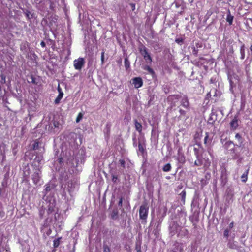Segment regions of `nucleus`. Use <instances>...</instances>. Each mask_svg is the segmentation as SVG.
Wrapping results in <instances>:
<instances>
[{
    "label": "nucleus",
    "mask_w": 252,
    "mask_h": 252,
    "mask_svg": "<svg viewBox=\"0 0 252 252\" xmlns=\"http://www.w3.org/2000/svg\"><path fill=\"white\" fill-rule=\"evenodd\" d=\"M31 79H32L31 82L32 83L35 84V79L33 76L31 77Z\"/></svg>",
    "instance_id": "52"
},
{
    "label": "nucleus",
    "mask_w": 252,
    "mask_h": 252,
    "mask_svg": "<svg viewBox=\"0 0 252 252\" xmlns=\"http://www.w3.org/2000/svg\"><path fill=\"white\" fill-rule=\"evenodd\" d=\"M217 120V115L215 113L212 112L208 119V122L209 124H213L215 121Z\"/></svg>",
    "instance_id": "17"
},
{
    "label": "nucleus",
    "mask_w": 252,
    "mask_h": 252,
    "mask_svg": "<svg viewBox=\"0 0 252 252\" xmlns=\"http://www.w3.org/2000/svg\"><path fill=\"white\" fill-rule=\"evenodd\" d=\"M58 91L59 92V93H60V92H63L62 91V89L60 88V87L59 86L58 88Z\"/></svg>",
    "instance_id": "56"
},
{
    "label": "nucleus",
    "mask_w": 252,
    "mask_h": 252,
    "mask_svg": "<svg viewBox=\"0 0 252 252\" xmlns=\"http://www.w3.org/2000/svg\"><path fill=\"white\" fill-rule=\"evenodd\" d=\"M180 226L178 225V224L174 221H172L169 227V233L171 236H174L176 233H177L179 229Z\"/></svg>",
    "instance_id": "4"
},
{
    "label": "nucleus",
    "mask_w": 252,
    "mask_h": 252,
    "mask_svg": "<svg viewBox=\"0 0 252 252\" xmlns=\"http://www.w3.org/2000/svg\"><path fill=\"white\" fill-rule=\"evenodd\" d=\"M186 191L185 190H183L180 194V195L181 197L182 201L185 202V198H186Z\"/></svg>",
    "instance_id": "32"
},
{
    "label": "nucleus",
    "mask_w": 252,
    "mask_h": 252,
    "mask_svg": "<svg viewBox=\"0 0 252 252\" xmlns=\"http://www.w3.org/2000/svg\"><path fill=\"white\" fill-rule=\"evenodd\" d=\"M23 11L28 20H31L34 17L35 14L34 13H32L29 10L27 9H23Z\"/></svg>",
    "instance_id": "13"
},
{
    "label": "nucleus",
    "mask_w": 252,
    "mask_h": 252,
    "mask_svg": "<svg viewBox=\"0 0 252 252\" xmlns=\"http://www.w3.org/2000/svg\"><path fill=\"white\" fill-rule=\"evenodd\" d=\"M63 92H60V93H59L58 96L55 99V101H54V102L56 104H58L60 102V100L63 98Z\"/></svg>",
    "instance_id": "24"
},
{
    "label": "nucleus",
    "mask_w": 252,
    "mask_h": 252,
    "mask_svg": "<svg viewBox=\"0 0 252 252\" xmlns=\"http://www.w3.org/2000/svg\"><path fill=\"white\" fill-rule=\"evenodd\" d=\"M142 68L144 70L147 71L149 74H150L152 75L155 74V72H154V71L153 70V69L147 65H143L142 66Z\"/></svg>",
    "instance_id": "19"
},
{
    "label": "nucleus",
    "mask_w": 252,
    "mask_h": 252,
    "mask_svg": "<svg viewBox=\"0 0 252 252\" xmlns=\"http://www.w3.org/2000/svg\"><path fill=\"white\" fill-rule=\"evenodd\" d=\"M41 158L40 157H36L35 158V160L37 161L38 162H39L40 160H41Z\"/></svg>",
    "instance_id": "50"
},
{
    "label": "nucleus",
    "mask_w": 252,
    "mask_h": 252,
    "mask_svg": "<svg viewBox=\"0 0 252 252\" xmlns=\"http://www.w3.org/2000/svg\"><path fill=\"white\" fill-rule=\"evenodd\" d=\"M181 105L186 109H189V102L188 97L184 95L181 96Z\"/></svg>",
    "instance_id": "8"
},
{
    "label": "nucleus",
    "mask_w": 252,
    "mask_h": 252,
    "mask_svg": "<svg viewBox=\"0 0 252 252\" xmlns=\"http://www.w3.org/2000/svg\"><path fill=\"white\" fill-rule=\"evenodd\" d=\"M54 126H55V127H58V123H56L54 122Z\"/></svg>",
    "instance_id": "55"
},
{
    "label": "nucleus",
    "mask_w": 252,
    "mask_h": 252,
    "mask_svg": "<svg viewBox=\"0 0 252 252\" xmlns=\"http://www.w3.org/2000/svg\"><path fill=\"white\" fill-rule=\"evenodd\" d=\"M135 127L136 130L139 133L142 132V125L139 123L137 120H134Z\"/></svg>",
    "instance_id": "16"
},
{
    "label": "nucleus",
    "mask_w": 252,
    "mask_h": 252,
    "mask_svg": "<svg viewBox=\"0 0 252 252\" xmlns=\"http://www.w3.org/2000/svg\"><path fill=\"white\" fill-rule=\"evenodd\" d=\"M207 152L210 156H212L213 150L210 147L207 148Z\"/></svg>",
    "instance_id": "47"
},
{
    "label": "nucleus",
    "mask_w": 252,
    "mask_h": 252,
    "mask_svg": "<svg viewBox=\"0 0 252 252\" xmlns=\"http://www.w3.org/2000/svg\"><path fill=\"white\" fill-rule=\"evenodd\" d=\"M233 226H234V223H233V222H232L229 224V228H232L233 227Z\"/></svg>",
    "instance_id": "53"
},
{
    "label": "nucleus",
    "mask_w": 252,
    "mask_h": 252,
    "mask_svg": "<svg viewBox=\"0 0 252 252\" xmlns=\"http://www.w3.org/2000/svg\"><path fill=\"white\" fill-rule=\"evenodd\" d=\"M41 144L38 141H35L32 144V147L34 150H37L41 148Z\"/></svg>",
    "instance_id": "26"
},
{
    "label": "nucleus",
    "mask_w": 252,
    "mask_h": 252,
    "mask_svg": "<svg viewBox=\"0 0 252 252\" xmlns=\"http://www.w3.org/2000/svg\"><path fill=\"white\" fill-rule=\"evenodd\" d=\"M118 212L117 210H113L111 215V218L114 220L117 219L118 218Z\"/></svg>",
    "instance_id": "28"
},
{
    "label": "nucleus",
    "mask_w": 252,
    "mask_h": 252,
    "mask_svg": "<svg viewBox=\"0 0 252 252\" xmlns=\"http://www.w3.org/2000/svg\"><path fill=\"white\" fill-rule=\"evenodd\" d=\"M210 82H211V83H213V79H211V80H210Z\"/></svg>",
    "instance_id": "61"
},
{
    "label": "nucleus",
    "mask_w": 252,
    "mask_h": 252,
    "mask_svg": "<svg viewBox=\"0 0 252 252\" xmlns=\"http://www.w3.org/2000/svg\"><path fill=\"white\" fill-rule=\"evenodd\" d=\"M55 202L54 200L52 202H50L48 205V208L47 210V213L50 214L53 213L55 211Z\"/></svg>",
    "instance_id": "11"
},
{
    "label": "nucleus",
    "mask_w": 252,
    "mask_h": 252,
    "mask_svg": "<svg viewBox=\"0 0 252 252\" xmlns=\"http://www.w3.org/2000/svg\"><path fill=\"white\" fill-rule=\"evenodd\" d=\"M191 49L192 50V53L195 56H197V54L198 52V50L195 46H192L191 47Z\"/></svg>",
    "instance_id": "30"
},
{
    "label": "nucleus",
    "mask_w": 252,
    "mask_h": 252,
    "mask_svg": "<svg viewBox=\"0 0 252 252\" xmlns=\"http://www.w3.org/2000/svg\"><path fill=\"white\" fill-rule=\"evenodd\" d=\"M85 63L84 59L80 57L73 62V65L75 69L80 70Z\"/></svg>",
    "instance_id": "5"
},
{
    "label": "nucleus",
    "mask_w": 252,
    "mask_h": 252,
    "mask_svg": "<svg viewBox=\"0 0 252 252\" xmlns=\"http://www.w3.org/2000/svg\"><path fill=\"white\" fill-rule=\"evenodd\" d=\"M235 138L238 140L239 144L238 145L239 147H241L242 146V144L243 142V138L241 135L239 133H237L235 136Z\"/></svg>",
    "instance_id": "22"
},
{
    "label": "nucleus",
    "mask_w": 252,
    "mask_h": 252,
    "mask_svg": "<svg viewBox=\"0 0 252 252\" xmlns=\"http://www.w3.org/2000/svg\"><path fill=\"white\" fill-rule=\"evenodd\" d=\"M194 151L195 154L197 158H199L198 150L196 148H194Z\"/></svg>",
    "instance_id": "46"
},
{
    "label": "nucleus",
    "mask_w": 252,
    "mask_h": 252,
    "mask_svg": "<svg viewBox=\"0 0 252 252\" xmlns=\"http://www.w3.org/2000/svg\"><path fill=\"white\" fill-rule=\"evenodd\" d=\"M228 79L229 80L230 86V89L231 90L233 86V82L232 81V78L230 74H228Z\"/></svg>",
    "instance_id": "31"
},
{
    "label": "nucleus",
    "mask_w": 252,
    "mask_h": 252,
    "mask_svg": "<svg viewBox=\"0 0 252 252\" xmlns=\"http://www.w3.org/2000/svg\"><path fill=\"white\" fill-rule=\"evenodd\" d=\"M44 210H43V209H40L39 210V216L40 217L42 218H43V216L44 215Z\"/></svg>",
    "instance_id": "45"
},
{
    "label": "nucleus",
    "mask_w": 252,
    "mask_h": 252,
    "mask_svg": "<svg viewBox=\"0 0 252 252\" xmlns=\"http://www.w3.org/2000/svg\"><path fill=\"white\" fill-rule=\"evenodd\" d=\"M184 39L182 38H177L175 39V42L179 45H182L183 43Z\"/></svg>",
    "instance_id": "35"
},
{
    "label": "nucleus",
    "mask_w": 252,
    "mask_h": 252,
    "mask_svg": "<svg viewBox=\"0 0 252 252\" xmlns=\"http://www.w3.org/2000/svg\"><path fill=\"white\" fill-rule=\"evenodd\" d=\"M211 139H209V133L206 132L204 139V144L207 146L208 144L211 143Z\"/></svg>",
    "instance_id": "25"
},
{
    "label": "nucleus",
    "mask_w": 252,
    "mask_h": 252,
    "mask_svg": "<svg viewBox=\"0 0 252 252\" xmlns=\"http://www.w3.org/2000/svg\"><path fill=\"white\" fill-rule=\"evenodd\" d=\"M235 146L238 147V144H234L232 141H227L223 147L224 149L228 150V151H231L233 153H235Z\"/></svg>",
    "instance_id": "6"
},
{
    "label": "nucleus",
    "mask_w": 252,
    "mask_h": 252,
    "mask_svg": "<svg viewBox=\"0 0 252 252\" xmlns=\"http://www.w3.org/2000/svg\"><path fill=\"white\" fill-rule=\"evenodd\" d=\"M4 216V212L1 209V206H0V217H3Z\"/></svg>",
    "instance_id": "49"
},
{
    "label": "nucleus",
    "mask_w": 252,
    "mask_h": 252,
    "mask_svg": "<svg viewBox=\"0 0 252 252\" xmlns=\"http://www.w3.org/2000/svg\"><path fill=\"white\" fill-rule=\"evenodd\" d=\"M239 126L237 117L235 116L230 122L231 128L234 130L236 129Z\"/></svg>",
    "instance_id": "10"
},
{
    "label": "nucleus",
    "mask_w": 252,
    "mask_h": 252,
    "mask_svg": "<svg viewBox=\"0 0 252 252\" xmlns=\"http://www.w3.org/2000/svg\"><path fill=\"white\" fill-rule=\"evenodd\" d=\"M104 54L105 51L103 50L101 54V62L102 64L104 63Z\"/></svg>",
    "instance_id": "39"
},
{
    "label": "nucleus",
    "mask_w": 252,
    "mask_h": 252,
    "mask_svg": "<svg viewBox=\"0 0 252 252\" xmlns=\"http://www.w3.org/2000/svg\"><path fill=\"white\" fill-rule=\"evenodd\" d=\"M40 170L38 169H35L33 174L32 176V180H33L34 184H37L39 183L40 178Z\"/></svg>",
    "instance_id": "7"
},
{
    "label": "nucleus",
    "mask_w": 252,
    "mask_h": 252,
    "mask_svg": "<svg viewBox=\"0 0 252 252\" xmlns=\"http://www.w3.org/2000/svg\"><path fill=\"white\" fill-rule=\"evenodd\" d=\"M132 84L135 88H139L143 85L142 79L140 77H135L132 79Z\"/></svg>",
    "instance_id": "9"
},
{
    "label": "nucleus",
    "mask_w": 252,
    "mask_h": 252,
    "mask_svg": "<svg viewBox=\"0 0 252 252\" xmlns=\"http://www.w3.org/2000/svg\"><path fill=\"white\" fill-rule=\"evenodd\" d=\"M193 0H189V1L190 3H192V2H193Z\"/></svg>",
    "instance_id": "58"
},
{
    "label": "nucleus",
    "mask_w": 252,
    "mask_h": 252,
    "mask_svg": "<svg viewBox=\"0 0 252 252\" xmlns=\"http://www.w3.org/2000/svg\"><path fill=\"white\" fill-rule=\"evenodd\" d=\"M239 42L241 43V46L240 47V54H241V59L243 60L245 58V45L241 41H239Z\"/></svg>",
    "instance_id": "15"
},
{
    "label": "nucleus",
    "mask_w": 252,
    "mask_h": 252,
    "mask_svg": "<svg viewBox=\"0 0 252 252\" xmlns=\"http://www.w3.org/2000/svg\"><path fill=\"white\" fill-rule=\"evenodd\" d=\"M178 156L177 158L178 161L181 164H183L185 162L186 159L185 157L183 154L180 152V150H178Z\"/></svg>",
    "instance_id": "14"
},
{
    "label": "nucleus",
    "mask_w": 252,
    "mask_h": 252,
    "mask_svg": "<svg viewBox=\"0 0 252 252\" xmlns=\"http://www.w3.org/2000/svg\"><path fill=\"white\" fill-rule=\"evenodd\" d=\"M132 8H133V10H134L135 9V5L134 4H132Z\"/></svg>",
    "instance_id": "59"
},
{
    "label": "nucleus",
    "mask_w": 252,
    "mask_h": 252,
    "mask_svg": "<svg viewBox=\"0 0 252 252\" xmlns=\"http://www.w3.org/2000/svg\"><path fill=\"white\" fill-rule=\"evenodd\" d=\"M138 140V150L141 153H143L145 151V146L144 144L142 143L140 139H139Z\"/></svg>",
    "instance_id": "20"
},
{
    "label": "nucleus",
    "mask_w": 252,
    "mask_h": 252,
    "mask_svg": "<svg viewBox=\"0 0 252 252\" xmlns=\"http://www.w3.org/2000/svg\"><path fill=\"white\" fill-rule=\"evenodd\" d=\"M1 81H0V83L1 84H4L6 82V81H5V79H6V77L5 75H1Z\"/></svg>",
    "instance_id": "41"
},
{
    "label": "nucleus",
    "mask_w": 252,
    "mask_h": 252,
    "mask_svg": "<svg viewBox=\"0 0 252 252\" xmlns=\"http://www.w3.org/2000/svg\"><path fill=\"white\" fill-rule=\"evenodd\" d=\"M76 184H77V183H76V182L75 181H69L68 182V184H67L68 187L69 188H70V189H69V191H72V188H75V185Z\"/></svg>",
    "instance_id": "23"
},
{
    "label": "nucleus",
    "mask_w": 252,
    "mask_h": 252,
    "mask_svg": "<svg viewBox=\"0 0 252 252\" xmlns=\"http://www.w3.org/2000/svg\"><path fill=\"white\" fill-rule=\"evenodd\" d=\"M233 18H234L233 16L231 15L230 11L229 10H228V14H227V17H226V21L227 22H228V23L230 25L232 24Z\"/></svg>",
    "instance_id": "18"
},
{
    "label": "nucleus",
    "mask_w": 252,
    "mask_h": 252,
    "mask_svg": "<svg viewBox=\"0 0 252 252\" xmlns=\"http://www.w3.org/2000/svg\"><path fill=\"white\" fill-rule=\"evenodd\" d=\"M198 158V161H195L194 162V164L196 166H200L202 164H204L205 166H209L210 165V161L208 159L205 160V162H203L202 160H201L199 158Z\"/></svg>",
    "instance_id": "12"
},
{
    "label": "nucleus",
    "mask_w": 252,
    "mask_h": 252,
    "mask_svg": "<svg viewBox=\"0 0 252 252\" xmlns=\"http://www.w3.org/2000/svg\"><path fill=\"white\" fill-rule=\"evenodd\" d=\"M112 181L114 183H116L117 181H119V180L118 179V176H117L114 174H112Z\"/></svg>",
    "instance_id": "33"
},
{
    "label": "nucleus",
    "mask_w": 252,
    "mask_h": 252,
    "mask_svg": "<svg viewBox=\"0 0 252 252\" xmlns=\"http://www.w3.org/2000/svg\"><path fill=\"white\" fill-rule=\"evenodd\" d=\"M83 118V114L81 113H79L76 118V122L79 123L80 121Z\"/></svg>",
    "instance_id": "37"
},
{
    "label": "nucleus",
    "mask_w": 252,
    "mask_h": 252,
    "mask_svg": "<svg viewBox=\"0 0 252 252\" xmlns=\"http://www.w3.org/2000/svg\"><path fill=\"white\" fill-rule=\"evenodd\" d=\"M61 238H58L54 240V247H57L60 245Z\"/></svg>",
    "instance_id": "34"
},
{
    "label": "nucleus",
    "mask_w": 252,
    "mask_h": 252,
    "mask_svg": "<svg viewBox=\"0 0 252 252\" xmlns=\"http://www.w3.org/2000/svg\"><path fill=\"white\" fill-rule=\"evenodd\" d=\"M229 231L228 229H225L224 231V236L226 237V238H228V236H229Z\"/></svg>",
    "instance_id": "42"
},
{
    "label": "nucleus",
    "mask_w": 252,
    "mask_h": 252,
    "mask_svg": "<svg viewBox=\"0 0 252 252\" xmlns=\"http://www.w3.org/2000/svg\"><path fill=\"white\" fill-rule=\"evenodd\" d=\"M54 188L53 185L50 184H47L45 185V189L44 193L46 195L48 192L51 191Z\"/></svg>",
    "instance_id": "21"
},
{
    "label": "nucleus",
    "mask_w": 252,
    "mask_h": 252,
    "mask_svg": "<svg viewBox=\"0 0 252 252\" xmlns=\"http://www.w3.org/2000/svg\"><path fill=\"white\" fill-rule=\"evenodd\" d=\"M196 145H197L198 146L200 147L201 148V144H198V143H196Z\"/></svg>",
    "instance_id": "60"
},
{
    "label": "nucleus",
    "mask_w": 252,
    "mask_h": 252,
    "mask_svg": "<svg viewBox=\"0 0 252 252\" xmlns=\"http://www.w3.org/2000/svg\"><path fill=\"white\" fill-rule=\"evenodd\" d=\"M198 136H199V134H198V133L196 134L195 135V137H194L195 139H196L197 138H198Z\"/></svg>",
    "instance_id": "57"
},
{
    "label": "nucleus",
    "mask_w": 252,
    "mask_h": 252,
    "mask_svg": "<svg viewBox=\"0 0 252 252\" xmlns=\"http://www.w3.org/2000/svg\"><path fill=\"white\" fill-rule=\"evenodd\" d=\"M241 179L242 182H246V181L247 180V173H244L241 176Z\"/></svg>",
    "instance_id": "38"
},
{
    "label": "nucleus",
    "mask_w": 252,
    "mask_h": 252,
    "mask_svg": "<svg viewBox=\"0 0 252 252\" xmlns=\"http://www.w3.org/2000/svg\"><path fill=\"white\" fill-rule=\"evenodd\" d=\"M122 204H123V198L121 197L120 198L119 201L118 202V206L122 207Z\"/></svg>",
    "instance_id": "48"
},
{
    "label": "nucleus",
    "mask_w": 252,
    "mask_h": 252,
    "mask_svg": "<svg viewBox=\"0 0 252 252\" xmlns=\"http://www.w3.org/2000/svg\"><path fill=\"white\" fill-rule=\"evenodd\" d=\"M171 166L170 163H167L163 166L162 168L163 171L164 172H169L171 170Z\"/></svg>",
    "instance_id": "27"
},
{
    "label": "nucleus",
    "mask_w": 252,
    "mask_h": 252,
    "mask_svg": "<svg viewBox=\"0 0 252 252\" xmlns=\"http://www.w3.org/2000/svg\"><path fill=\"white\" fill-rule=\"evenodd\" d=\"M1 155L2 156V161H4L5 159V156L4 153H1Z\"/></svg>",
    "instance_id": "54"
},
{
    "label": "nucleus",
    "mask_w": 252,
    "mask_h": 252,
    "mask_svg": "<svg viewBox=\"0 0 252 252\" xmlns=\"http://www.w3.org/2000/svg\"><path fill=\"white\" fill-rule=\"evenodd\" d=\"M196 48H201L202 47V43L198 42L195 43V46Z\"/></svg>",
    "instance_id": "44"
},
{
    "label": "nucleus",
    "mask_w": 252,
    "mask_h": 252,
    "mask_svg": "<svg viewBox=\"0 0 252 252\" xmlns=\"http://www.w3.org/2000/svg\"><path fill=\"white\" fill-rule=\"evenodd\" d=\"M149 207L147 204H143L140 207L139 217L142 220H146L148 217Z\"/></svg>",
    "instance_id": "2"
},
{
    "label": "nucleus",
    "mask_w": 252,
    "mask_h": 252,
    "mask_svg": "<svg viewBox=\"0 0 252 252\" xmlns=\"http://www.w3.org/2000/svg\"><path fill=\"white\" fill-rule=\"evenodd\" d=\"M119 162H120V163L121 165L123 167L125 168V164H126L125 161L124 159H120Z\"/></svg>",
    "instance_id": "43"
},
{
    "label": "nucleus",
    "mask_w": 252,
    "mask_h": 252,
    "mask_svg": "<svg viewBox=\"0 0 252 252\" xmlns=\"http://www.w3.org/2000/svg\"><path fill=\"white\" fill-rule=\"evenodd\" d=\"M140 54L143 57L144 60L147 63H151L152 62V59L148 52L147 48L143 45L139 47Z\"/></svg>",
    "instance_id": "1"
},
{
    "label": "nucleus",
    "mask_w": 252,
    "mask_h": 252,
    "mask_svg": "<svg viewBox=\"0 0 252 252\" xmlns=\"http://www.w3.org/2000/svg\"><path fill=\"white\" fill-rule=\"evenodd\" d=\"M40 45L43 48H44L46 46V44L44 41H42L40 43Z\"/></svg>",
    "instance_id": "51"
},
{
    "label": "nucleus",
    "mask_w": 252,
    "mask_h": 252,
    "mask_svg": "<svg viewBox=\"0 0 252 252\" xmlns=\"http://www.w3.org/2000/svg\"><path fill=\"white\" fill-rule=\"evenodd\" d=\"M181 98V95L180 94H173L169 95L167 98V101L170 103L171 107H173L176 105L180 99Z\"/></svg>",
    "instance_id": "3"
},
{
    "label": "nucleus",
    "mask_w": 252,
    "mask_h": 252,
    "mask_svg": "<svg viewBox=\"0 0 252 252\" xmlns=\"http://www.w3.org/2000/svg\"><path fill=\"white\" fill-rule=\"evenodd\" d=\"M130 63L127 58L125 59V66L126 69L127 70L130 67Z\"/></svg>",
    "instance_id": "29"
},
{
    "label": "nucleus",
    "mask_w": 252,
    "mask_h": 252,
    "mask_svg": "<svg viewBox=\"0 0 252 252\" xmlns=\"http://www.w3.org/2000/svg\"><path fill=\"white\" fill-rule=\"evenodd\" d=\"M179 111L180 113L179 117L181 118L182 117L185 116L186 115V112L185 110L180 108Z\"/></svg>",
    "instance_id": "36"
},
{
    "label": "nucleus",
    "mask_w": 252,
    "mask_h": 252,
    "mask_svg": "<svg viewBox=\"0 0 252 252\" xmlns=\"http://www.w3.org/2000/svg\"><path fill=\"white\" fill-rule=\"evenodd\" d=\"M133 141V145L134 147H136L137 146V144H138V143L137 142V139L136 138V136H134L132 138Z\"/></svg>",
    "instance_id": "40"
}]
</instances>
